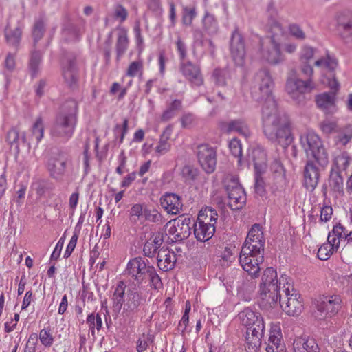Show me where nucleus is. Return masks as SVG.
Instances as JSON below:
<instances>
[{
    "label": "nucleus",
    "instance_id": "f257e3e1",
    "mask_svg": "<svg viewBox=\"0 0 352 352\" xmlns=\"http://www.w3.org/2000/svg\"><path fill=\"white\" fill-rule=\"evenodd\" d=\"M274 86V82L270 71L263 68L255 74L250 93L254 100L264 102L261 115L265 135L272 142L286 148L294 140L291 132V121L285 113L278 109L272 94Z\"/></svg>",
    "mask_w": 352,
    "mask_h": 352
},
{
    "label": "nucleus",
    "instance_id": "f03ea898",
    "mask_svg": "<svg viewBox=\"0 0 352 352\" xmlns=\"http://www.w3.org/2000/svg\"><path fill=\"white\" fill-rule=\"evenodd\" d=\"M126 285L119 281L112 296L113 307L120 311L124 305L123 311L120 318V324L124 328L133 326L135 321V314L138 311L144 298L141 294L134 289H128L124 298Z\"/></svg>",
    "mask_w": 352,
    "mask_h": 352
},
{
    "label": "nucleus",
    "instance_id": "7ed1b4c3",
    "mask_svg": "<svg viewBox=\"0 0 352 352\" xmlns=\"http://www.w3.org/2000/svg\"><path fill=\"white\" fill-rule=\"evenodd\" d=\"M78 122V103L75 100H66L56 114L50 129L53 138H60L64 142L74 135Z\"/></svg>",
    "mask_w": 352,
    "mask_h": 352
},
{
    "label": "nucleus",
    "instance_id": "20e7f679",
    "mask_svg": "<svg viewBox=\"0 0 352 352\" xmlns=\"http://www.w3.org/2000/svg\"><path fill=\"white\" fill-rule=\"evenodd\" d=\"M265 239L262 237L246 238L242 247L239 262L243 269L252 277H257L260 265L264 261Z\"/></svg>",
    "mask_w": 352,
    "mask_h": 352
},
{
    "label": "nucleus",
    "instance_id": "39448f33",
    "mask_svg": "<svg viewBox=\"0 0 352 352\" xmlns=\"http://www.w3.org/2000/svg\"><path fill=\"white\" fill-rule=\"evenodd\" d=\"M300 71L306 80L300 79L296 76H290L287 78L286 90L291 97L298 102L304 99L303 94L310 91L315 87L312 81L314 73L313 67L307 62H302Z\"/></svg>",
    "mask_w": 352,
    "mask_h": 352
},
{
    "label": "nucleus",
    "instance_id": "423d86ee",
    "mask_svg": "<svg viewBox=\"0 0 352 352\" xmlns=\"http://www.w3.org/2000/svg\"><path fill=\"white\" fill-rule=\"evenodd\" d=\"M300 142L307 157L314 159L315 162L322 168L328 164V154L320 137L316 133L309 131L301 135Z\"/></svg>",
    "mask_w": 352,
    "mask_h": 352
},
{
    "label": "nucleus",
    "instance_id": "0eeeda50",
    "mask_svg": "<svg viewBox=\"0 0 352 352\" xmlns=\"http://www.w3.org/2000/svg\"><path fill=\"white\" fill-rule=\"evenodd\" d=\"M229 199L228 206L232 210H238L245 206L247 197L245 190L239 183V177L232 174L226 175L223 180Z\"/></svg>",
    "mask_w": 352,
    "mask_h": 352
},
{
    "label": "nucleus",
    "instance_id": "6e6552de",
    "mask_svg": "<svg viewBox=\"0 0 352 352\" xmlns=\"http://www.w3.org/2000/svg\"><path fill=\"white\" fill-rule=\"evenodd\" d=\"M342 300L338 296H323L316 302V311L315 317L318 320H324L338 313L341 308Z\"/></svg>",
    "mask_w": 352,
    "mask_h": 352
},
{
    "label": "nucleus",
    "instance_id": "1a4fd4ad",
    "mask_svg": "<svg viewBox=\"0 0 352 352\" xmlns=\"http://www.w3.org/2000/svg\"><path fill=\"white\" fill-rule=\"evenodd\" d=\"M254 166L255 170V192L260 196L265 192V182L261 175L267 168V156L265 152L260 149L254 150L252 153Z\"/></svg>",
    "mask_w": 352,
    "mask_h": 352
},
{
    "label": "nucleus",
    "instance_id": "9d476101",
    "mask_svg": "<svg viewBox=\"0 0 352 352\" xmlns=\"http://www.w3.org/2000/svg\"><path fill=\"white\" fill-rule=\"evenodd\" d=\"M286 285H288L287 287L285 285L283 287V292H284L285 296H282L280 306L288 315L298 316L300 314L302 309V301L299 300L300 295L293 288L292 293H291L289 285L287 282Z\"/></svg>",
    "mask_w": 352,
    "mask_h": 352
},
{
    "label": "nucleus",
    "instance_id": "9b49d317",
    "mask_svg": "<svg viewBox=\"0 0 352 352\" xmlns=\"http://www.w3.org/2000/svg\"><path fill=\"white\" fill-rule=\"evenodd\" d=\"M230 50L235 65L242 67L245 63V44L244 37L238 28H236L232 32L230 41Z\"/></svg>",
    "mask_w": 352,
    "mask_h": 352
},
{
    "label": "nucleus",
    "instance_id": "f8f14e48",
    "mask_svg": "<svg viewBox=\"0 0 352 352\" xmlns=\"http://www.w3.org/2000/svg\"><path fill=\"white\" fill-rule=\"evenodd\" d=\"M197 157L202 169L208 174L215 170L217 165L216 150L208 144H200L197 147Z\"/></svg>",
    "mask_w": 352,
    "mask_h": 352
},
{
    "label": "nucleus",
    "instance_id": "ddd939ff",
    "mask_svg": "<svg viewBox=\"0 0 352 352\" xmlns=\"http://www.w3.org/2000/svg\"><path fill=\"white\" fill-rule=\"evenodd\" d=\"M67 162L68 157L62 151H59L51 157L47 163V169L50 177L56 181H63Z\"/></svg>",
    "mask_w": 352,
    "mask_h": 352
},
{
    "label": "nucleus",
    "instance_id": "4468645a",
    "mask_svg": "<svg viewBox=\"0 0 352 352\" xmlns=\"http://www.w3.org/2000/svg\"><path fill=\"white\" fill-rule=\"evenodd\" d=\"M142 257H135L127 264L126 273L131 276L138 285L147 281V272L151 268Z\"/></svg>",
    "mask_w": 352,
    "mask_h": 352
},
{
    "label": "nucleus",
    "instance_id": "2eb2a0df",
    "mask_svg": "<svg viewBox=\"0 0 352 352\" xmlns=\"http://www.w3.org/2000/svg\"><path fill=\"white\" fill-rule=\"evenodd\" d=\"M281 288L259 289L258 303L261 309L268 310L280 305L283 294L280 293Z\"/></svg>",
    "mask_w": 352,
    "mask_h": 352
},
{
    "label": "nucleus",
    "instance_id": "dca6fc26",
    "mask_svg": "<svg viewBox=\"0 0 352 352\" xmlns=\"http://www.w3.org/2000/svg\"><path fill=\"white\" fill-rule=\"evenodd\" d=\"M281 36L272 35L269 45L265 50H262L263 58L270 64L277 65L285 60V56L280 51V37Z\"/></svg>",
    "mask_w": 352,
    "mask_h": 352
},
{
    "label": "nucleus",
    "instance_id": "f3484780",
    "mask_svg": "<svg viewBox=\"0 0 352 352\" xmlns=\"http://www.w3.org/2000/svg\"><path fill=\"white\" fill-rule=\"evenodd\" d=\"M179 71L193 87H199L204 83V78L198 65L188 60L181 62Z\"/></svg>",
    "mask_w": 352,
    "mask_h": 352
},
{
    "label": "nucleus",
    "instance_id": "a211bd4d",
    "mask_svg": "<svg viewBox=\"0 0 352 352\" xmlns=\"http://www.w3.org/2000/svg\"><path fill=\"white\" fill-rule=\"evenodd\" d=\"M320 178V171L315 162L309 159L303 169V186L309 192L317 187Z\"/></svg>",
    "mask_w": 352,
    "mask_h": 352
},
{
    "label": "nucleus",
    "instance_id": "6ab92c4d",
    "mask_svg": "<svg viewBox=\"0 0 352 352\" xmlns=\"http://www.w3.org/2000/svg\"><path fill=\"white\" fill-rule=\"evenodd\" d=\"M63 76L67 85L72 89L77 87L78 69L76 58L69 56L63 60Z\"/></svg>",
    "mask_w": 352,
    "mask_h": 352
},
{
    "label": "nucleus",
    "instance_id": "aec40b11",
    "mask_svg": "<svg viewBox=\"0 0 352 352\" xmlns=\"http://www.w3.org/2000/svg\"><path fill=\"white\" fill-rule=\"evenodd\" d=\"M239 318L241 324L247 327V330L254 328L258 330L265 329V324L261 315L249 307L241 311L239 314Z\"/></svg>",
    "mask_w": 352,
    "mask_h": 352
},
{
    "label": "nucleus",
    "instance_id": "412c9836",
    "mask_svg": "<svg viewBox=\"0 0 352 352\" xmlns=\"http://www.w3.org/2000/svg\"><path fill=\"white\" fill-rule=\"evenodd\" d=\"M270 170L274 175V179L276 180L272 186V192L275 195H278L279 192L284 190L285 186V169L280 160H274L270 165Z\"/></svg>",
    "mask_w": 352,
    "mask_h": 352
},
{
    "label": "nucleus",
    "instance_id": "4be33fe9",
    "mask_svg": "<svg viewBox=\"0 0 352 352\" xmlns=\"http://www.w3.org/2000/svg\"><path fill=\"white\" fill-rule=\"evenodd\" d=\"M162 207L171 214H177L183 207L181 197L175 193L166 192L160 198Z\"/></svg>",
    "mask_w": 352,
    "mask_h": 352
},
{
    "label": "nucleus",
    "instance_id": "5701e85b",
    "mask_svg": "<svg viewBox=\"0 0 352 352\" xmlns=\"http://www.w3.org/2000/svg\"><path fill=\"white\" fill-rule=\"evenodd\" d=\"M157 260L159 268L167 272L175 267L177 261L176 254L168 248L162 247L157 252Z\"/></svg>",
    "mask_w": 352,
    "mask_h": 352
},
{
    "label": "nucleus",
    "instance_id": "b1692460",
    "mask_svg": "<svg viewBox=\"0 0 352 352\" xmlns=\"http://www.w3.org/2000/svg\"><path fill=\"white\" fill-rule=\"evenodd\" d=\"M286 278L283 276L278 280L277 278V272L273 267H267L265 270L261 283H260L259 289H268L271 288L274 290V288H280V285H285Z\"/></svg>",
    "mask_w": 352,
    "mask_h": 352
},
{
    "label": "nucleus",
    "instance_id": "393cba45",
    "mask_svg": "<svg viewBox=\"0 0 352 352\" xmlns=\"http://www.w3.org/2000/svg\"><path fill=\"white\" fill-rule=\"evenodd\" d=\"M194 235L197 241H208L214 234L215 226L214 223H206L204 221H198L192 224Z\"/></svg>",
    "mask_w": 352,
    "mask_h": 352
},
{
    "label": "nucleus",
    "instance_id": "a878e982",
    "mask_svg": "<svg viewBox=\"0 0 352 352\" xmlns=\"http://www.w3.org/2000/svg\"><path fill=\"white\" fill-rule=\"evenodd\" d=\"M276 350H286V349L283 341L280 327L279 324H275L271 326L266 351L273 352Z\"/></svg>",
    "mask_w": 352,
    "mask_h": 352
},
{
    "label": "nucleus",
    "instance_id": "bb28decb",
    "mask_svg": "<svg viewBox=\"0 0 352 352\" xmlns=\"http://www.w3.org/2000/svg\"><path fill=\"white\" fill-rule=\"evenodd\" d=\"M318 107L325 114H333L337 111L335 93L324 92L316 97Z\"/></svg>",
    "mask_w": 352,
    "mask_h": 352
},
{
    "label": "nucleus",
    "instance_id": "cd10ccee",
    "mask_svg": "<svg viewBox=\"0 0 352 352\" xmlns=\"http://www.w3.org/2000/svg\"><path fill=\"white\" fill-rule=\"evenodd\" d=\"M221 129L227 133H236L245 138H248L251 133L247 122L243 119H235L224 122Z\"/></svg>",
    "mask_w": 352,
    "mask_h": 352
},
{
    "label": "nucleus",
    "instance_id": "c85d7f7f",
    "mask_svg": "<svg viewBox=\"0 0 352 352\" xmlns=\"http://www.w3.org/2000/svg\"><path fill=\"white\" fill-rule=\"evenodd\" d=\"M293 349L294 352H320L316 340L307 336L295 338L293 342Z\"/></svg>",
    "mask_w": 352,
    "mask_h": 352
},
{
    "label": "nucleus",
    "instance_id": "c756f323",
    "mask_svg": "<svg viewBox=\"0 0 352 352\" xmlns=\"http://www.w3.org/2000/svg\"><path fill=\"white\" fill-rule=\"evenodd\" d=\"M264 330L265 329L258 330L255 328L247 330L245 336V350L248 352H256L259 349Z\"/></svg>",
    "mask_w": 352,
    "mask_h": 352
},
{
    "label": "nucleus",
    "instance_id": "7c9ffc66",
    "mask_svg": "<svg viewBox=\"0 0 352 352\" xmlns=\"http://www.w3.org/2000/svg\"><path fill=\"white\" fill-rule=\"evenodd\" d=\"M163 242L164 236L162 233L157 232L154 234L144 245L143 252L144 256L149 258L154 257L157 252L160 249Z\"/></svg>",
    "mask_w": 352,
    "mask_h": 352
},
{
    "label": "nucleus",
    "instance_id": "2f4dec72",
    "mask_svg": "<svg viewBox=\"0 0 352 352\" xmlns=\"http://www.w3.org/2000/svg\"><path fill=\"white\" fill-rule=\"evenodd\" d=\"M191 219L184 215L179 217L175 220L177 227V233L175 236V241H182L188 238L191 234Z\"/></svg>",
    "mask_w": 352,
    "mask_h": 352
},
{
    "label": "nucleus",
    "instance_id": "473e14b6",
    "mask_svg": "<svg viewBox=\"0 0 352 352\" xmlns=\"http://www.w3.org/2000/svg\"><path fill=\"white\" fill-rule=\"evenodd\" d=\"M267 15L268 18V25L270 28L272 35L283 36L284 29L278 21V12L272 6H270L267 10Z\"/></svg>",
    "mask_w": 352,
    "mask_h": 352
},
{
    "label": "nucleus",
    "instance_id": "72a5a7b5",
    "mask_svg": "<svg viewBox=\"0 0 352 352\" xmlns=\"http://www.w3.org/2000/svg\"><path fill=\"white\" fill-rule=\"evenodd\" d=\"M329 185L333 193L342 195L344 193V179L341 173L336 168H331L329 177Z\"/></svg>",
    "mask_w": 352,
    "mask_h": 352
},
{
    "label": "nucleus",
    "instance_id": "f704fd0d",
    "mask_svg": "<svg viewBox=\"0 0 352 352\" xmlns=\"http://www.w3.org/2000/svg\"><path fill=\"white\" fill-rule=\"evenodd\" d=\"M202 28L208 35H214L219 31V25L214 14L206 11L202 19Z\"/></svg>",
    "mask_w": 352,
    "mask_h": 352
},
{
    "label": "nucleus",
    "instance_id": "c9c22d12",
    "mask_svg": "<svg viewBox=\"0 0 352 352\" xmlns=\"http://www.w3.org/2000/svg\"><path fill=\"white\" fill-rule=\"evenodd\" d=\"M6 141L12 147L15 148L16 152H19L20 143L25 144L26 138L24 133L20 135L19 129L17 127H12L7 133Z\"/></svg>",
    "mask_w": 352,
    "mask_h": 352
},
{
    "label": "nucleus",
    "instance_id": "e433bc0d",
    "mask_svg": "<svg viewBox=\"0 0 352 352\" xmlns=\"http://www.w3.org/2000/svg\"><path fill=\"white\" fill-rule=\"evenodd\" d=\"M337 30L345 43H352V19L345 21L339 18L337 23Z\"/></svg>",
    "mask_w": 352,
    "mask_h": 352
},
{
    "label": "nucleus",
    "instance_id": "4c0bfd02",
    "mask_svg": "<svg viewBox=\"0 0 352 352\" xmlns=\"http://www.w3.org/2000/svg\"><path fill=\"white\" fill-rule=\"evenodd\" d=\"M212 78L216 85L226 87L231 80V71L227 67L216 68L212 72Z\"/></svg>",
    "mask_w": 352,
    "mask_h": 352
},
{
    "label": "nucleus",
    "instance_id": "58836bf2",
    "mask_svg": "<svg viewBox=\"0 0 352 352\" xmlns=\"http://www.w3.org/2000/svg\"><path fill=\"white\" fill-rule=\"evenodd\" d=\"M42 59L43 55L40 51L34 49L31 52L28 62V69L32 77L34 78L39 74Z\"/></svg>",
    "mask_w": 352,
    "mask_h": 352
},
{
    "label": "nucleus",
    "instance_id": "ea45409f",
    "mask_svg": "<svg viewBox=\"0 0 352 352\" xmlns=\"http://www.w3.org/2000/svg\"><path fill=\"white\" fill-rule=\"evenodd\" d=\"M173 129L170 126H167L163 133L161 135L158 144L155 147V152L159 155L166 154L170 149V144L168 143V140L171 135Z\"/></svg>",
    "mask_w": 352,
    "mask_h": 352
},
{
    "label": "nucleus",
    "instance_id": "a19ab883",
    "mask_svg": "<svg viewBox=\"0 0 352 352\" xmlns=\"http://www.w3.org/2000/svg\"><path fill=\"white\" fill-rule=\"evenodd\" d=\"M62 36L66 42L78 41L79 38L78 27L70 22L65 23L63 28Z\"/></svg>",
    "mask_w": 352,
    "mask_h": 352
},
{
    "label": "nucleus",
    "instance_id": "79ce46f5",
    "mask_svg": "<svg viewBox=\"0 0 352 352\" xmlns=\"http://www.w3.org/2000/svg\"><path fill=\"white\" fill-rule=\"evenodd\" d=\"M21 35L22 30L20 27H16L14 30H10L6 28L5 30V36L7 43L10 46L15 47L16 50L19 46Z\"/></svg>",
    "mask_w": 352,
    "mask_h": 352
},
{
    "label": "nucleus",
    "instance_id": "37998d69",
    "mask_svg": "<svg viewBox=\"0 0 352 352\" xmlns=\"http://www.w3.org/2000/svg\"><path fill=\"white\" fill-rule=\"evenodd\" d=\"M129 39L127 36L126 31L123 28L122 31L118 34L117 42H116V54L117 60H119L120 57L123 56L128 48Z\"/></svg>",
    "mask_w": 352,
    "mask_h": 352
},
{
    "label": "nucleus",
    "instance_id": "c03bdc74",
    "mask_svg": "<svg viewBox=\"0 0 352 352\" xmlns=\"http://www.w3.org/2000/svg\"><path fill=\"white\" fill-rule=\"evenodd\" d=\"M182 108V102L179 100H174L166 110L163 113L161 120L163 122H167L173 118L177 111Z\"/></svg>",
    "mask_w": 352,
    "mask_h": 352
},
{
    "label": "nucleus",
    "instance_id": "a18cd8bd",
    "mask_svg": "<svg viewBox=\"0 0 352 352\" xmlns=\"http://www.w3.org/2000/svg\"><path fill=\"white\" fill-rule=\"evenodd\" d=\"M217 217L218 214L216 210L212 207H206L204 210H201L197 220L204 221L206 223H212L214 226L217 221Z\"/></svg>",
    "mask_w": 352,
    "mask_h": 352
},
{
    "label": "nucleus",
    "instance_id": "49530a36",
    "mask_svg": "<svg viewBox=\"0 0 352 352\" xmlns=\"http://www.w3.org/2000/svg\"><path fill=\"white\" fill-rule=\"evenodd\" d=\"M336 138V144L346 146L352 139V126H346L342 129H339Z\"/></svg>",
    "mask_w": 352,
    "mask_h": 352
},
{
    "label": "nucleus",
    "instance_id": "de8ad7c7",
    "mask_svg": "<svg viewBox=\"0 0 352 352\" xmlns=\"http://www.w3.org/2000/svg\"><path fill=\"white\" fill-rule=\"evenodd\" d=\"M197 12L194 6H184L182 8V23L186 26H190Z\"/></svg>",
    "mask_w": 352,
    "mask_h": 352
},
{
    "label": "nucleus",
    "instance_id": "09e8293b",
    "mask_svg": "<svg viewBox=\"0 0 352 352\" xmlns=\"http://www.w3.org/2000/svg\"><path fill=\"white\" fill-rule=\"evenodd\" d=\"M147 280H148L150 285L154 289L158 290L163 286L161 278L156 272L155 268L152 266L147 272Z\"/></svg>",
    "mask_w": 352,
    "mask_h": 352
},
{
    "label": "nucleus",
    "instance_id": "8fccbe9b",
    "mask_svg": "<svg viewBox=\"0 0 352 352\" xmlns=\"http://www.w3.org/2000/svg\"><path fill=\"white\" fill-rule=\"evenodd\" d=\"M45 32V24L42 20H38L35 22L32 29V37L34 40V47L36 48L37 43L42 38Z\"/></svg>",
    "mask_w": 352,
    "mask_h": 352
},
{
    "label": "nucleus",
    "instance_id": "3c124183",
    "mask_svg": "<svg viewBox=\"0 0 352 352\" xmlns=\"http://www.w3.org/2000/svg\"><path fill=\"white\" fill-rule=\"evenodd\" d=\"M349 164V156L345 153H342L335 157L331 168H336L338 172L341 173L342 170H345L347 168Z\"/></svg>",
    "mask_w": 352,
    "mask_h": 352
},
{
    "label": "nucleus",
    "instance_id": "603ef678",
    "mask_svg": "<svg viewBox=\"0 0 352 352\" xmlns=\"http://www.w3.org/2000/svg\"><path fill=\"white\" fill-rule=\"evenodd\" d=\"M32 132L37 142H39L43 138L44 125L41 117L36 118L32 126Z\"/></svg>",
    "mask_w": 352,
    "mask_h": 352
},
{
    "label": "nucleus",
    "instance_id": "864d4df0",
    "mask_svg": "<svg viewBox=\"0 0 352 352\" xmlns=\"http://www.w3.org/2000/svg\"><path fill=\"white\" fill-rule=\"evenodd\" d=\"M182 174L186 182H193L197 179L199 170L190 165H186L182 168Z\"/></svg>",
    "mask_w": 352,
    "mask_h": 352
},
{
    "label": "nucleus",
    "instance_id": "5fc2aeb1",
    "mask_svg": "<svg viewBox=\"0 0 352 352\" xmlns=\"http://www.w3.org/2000/svg\"><path fill=\"white\" fill-rule=\"evenodd\" d=\"M320 126L322 131L327 135H329L331 133H337L340 129L336 121L330 120L328 119L323 120L320 123Z\"/></svg>",
    "mask_w": 352,
    "mask_h": 352
},
{
    "label": "nucleus",
    "instance_id": "6e6d98bb",
    "mask_svg": "<svg viewBox=\"0 0 352 352\" xmlns=\"http://www.w3.org/2000/svg\"><path fill=\"white\" fill-rule=\"evenodd\" d=\"M337 61L335 59L330 58L329 56L326 58H320L315 62L316 66L324 67L328 69L329 72H333L335 68L337 67Z\"/></svg>",
    "mask_w": 352,
    "mask_h": 352
},
{
    "label": "nucleus",
    "instance_id": "4d7b16f0",
    "mask_svg": "<svg viewBox=\"0 0 352 352\" xmlns=\"http://www.w3.org/2000/svg\"><path fill=\"white\" fill-rule=\"evenodd\" d=\"M289 32L290 34L296 39L304 41L306 38V34L302 28L297 23H292L289 25Z\"/></svg>",
    "mask_w": 352,
    "mask_h": 352
},
{
    "label": "nucleus",
    "instance_id": "13d9d810",
    "mask_svg": "<svg viewBox=\"0 0 352 352\" xmlns=\"http://www.w3.org/2000/svg\"><path fill=\"white\" fill-rule=\"evenodd\" d=\"M38 338L41 342L46 347H50L54 342V338L50 333V329H43L40 331Z\"/></svg>",
    "mask_w": 352,
    "mask_h": 352
},
{
    "label": "nucleus",
    "instance_id": "bf43d9fd",
    "mask_svg": "<svg viewBox=\"0 0 352 352\" xmlns=\"http://www.w3.org/2000/svg\"><path fill=\"white\" fill-rule=\"evenodd\" d=\"M144 215V208L143 206L140 204L133 205L130 210V220L136 223L139 217Z\"/></svg>",
    "mask_w": 352,
    "mask_h": 352
},
{
    "label": "nucleus",
    "instance_id": "052dcab7",
    "mask_svg": "<svg viewBox=\"0 0 352 352\" xmlns=\"http://www.w3.org/2000/svg\"><path fill=\"white\" fill-rule=\"evenodd\" d=\"M335 250L330 244L324 243L318 250V257L322 261L327 260Z\"/></svg>",
    "mask_w": 352,
    "mask_h": 352
},
{
    "label": "nucleus",
    "instance_id": "680f3d73",
    "mask_svg": "<svg viewBox=\"0 0 352 352\" xmlns=\"http://www.w3.org/2000/svg\"><path fill=\"white\" fill-rule=\"evenodd\" d=\"M128 131V120L124 118L123 121L122 126H121L120 124H116L114 126L113 132L116 136H118L120 134L119 138V143H122L124 138V136L127 133Z\"/></svg>",
    "mask_w": 352,
    "mask_h": 352
},
{
    "label": "nucleus",
    "instance_id": "e2e57ef3",
    "mask_svg": "<svg viewBox=\"0 0 352 352\" xmlns=\"http://www.w3.org/2000/svg\"><path fill=\"white\" fill-rule=\"evenodd\" d=\"M144 217L146 220L153 223L160 222L162 219L161 214L155 209L144 208Z\"/></svg>",
    "mask_w": 352,
    "mask_h": 352
},
{
    "label": "nucleus",
    "instance_id": "0e129e2a",
    "mask_svg": "<svg viewBox=\"0 0 352 352\" xmlns=\"http://www.w3.org/2000/svg\"><path fill=\"white\" fill-rule=\"evenodd\" d=\"M229 147L232 155L240 159L242 156V146L240 141L237 138H233L230 142Z\"/></svg>",
    "mask_w": 352,
    "mask_h": 352
},
{
    "label": "nucleus",
    "instance_id": "69168bd1",
    "mask_svg": "<svg viewBox=\"0 0 352 352\" xmlns=\"http://www.w3.org/2000/svg\"><path fill=\"white\" fill-rule=\"evenodd\" d=\"M143 68V63L141 60H137L132 62L126 71V75L130 77L135 76L138 72L142 71Z\"/></svg>",
    "mask_w": 352,
    "mask_h": 352
},
{
    "label": "nucleus",
    "instance_id": "338daca9",
    "mask_svg": "<svg viewBox=\"0 0 352 352\" xmlns=\"http://www.w3.org/2000/svg\"><path fill=\"white\" fill-rule=\"evenodd\" d=\"M314 48L310 46L305 45L301 50L300 60L302 62H308L314 55Z\"/></svg>",
    "mask_w": 352,
    "mask_h": 352
},
{
    "label": "nucleus",
    "instance_id": "774afa93",
    "mask_svg": "<svg viewBox=\"0 0 352 352\" xmlns=\"http://www.w3.org/2000/svg\"><path fill=\"white\" fill-rule=\"evenodd\" d=\"M114 16L116 19H120V23H122L126 19L128 12L122 5L118 4L115 8Z\"/></svg>",
    "mask_w": 352,
    "mask_h": 352
}]
</instances>
